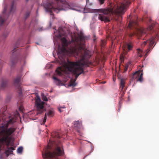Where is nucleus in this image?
<instances>
[{"mask_svg": "<svg viewBox=\"0 0 159 159\" xmlns=\"http://www.w3.org/2000/svg\"><path fill=\"white\" fill-rule=\"evenodd\" d=\"M65 34L59 32V37L62 44V48L59 47L57 53L60 59L63 60L68 53L75 54L80 57L81 58L76 61H71L68 59L65 63L64 67L66 70L75 75V78L73 80H71L70 85L74 87L76 86L75 81L78 76L84 73V66H88L85 59L90 57L89 52L84 48L83 44L87 37L80 31L77 37H71V41H68L65 37Z\"/></svg>", "mask_w": 159, "mask_h": 159, "instance_id": "1", "label": "nucleus"}, {"mask_svg": "<svg viewBox=\"0 0 159 159\" xmlns=\"http://www.w3.org/2000/svg\"><path fill=\"white\" fill-rule=\"evenodd\" d=\"M13 122L14 121L11 120L4 126L0 127V150L3 149L6 145L7 149L5 150V153L7 156L12 154L13 150H15L14 148L9 147V145H12L10 144L11 137L14 135L16 128L13 127L8 128V124Z\"/></svg>", "mask_w": 159, "mask_h": 159, "instance_id": "2", "label": "nucleus"}, {"mask_svg": "<svg viewBox=\"0 0 159 159\" xmlns=\"http://www.w3.org/2000/svg\"><path fill=\"white\" fill-rule=\"evenodd\" d=\"M130 2H126V4L120 3L114 9H100L98 10L99 12L98 18L105 22H109L111 18V15L115 14L118 15L123 14L126 10L127 6Z\"/></svg>", "mask_w": 159, "mask_h": 159, "instance_id": "3", "label": "nucleus"}, {"mask_svg": "<svg viewBox=\"0 0 159 159\" xmlns=\"http://www.w3.org/2000/svg\"><path fill=\"white\" fill-rule=\"evenodd\" d=\"M128 27L133 30V31H131L129 34V37L131 38L136 35L139 38L145 34L148 33L149 31L152 30L153 28L152 25H149L146 29L140 27L139 26L137 20L131 21L129 24Z\"/></svg>", "mask_w": 159, "mask_h": 159, "instance_id": "4", "label": "nucleus"}, {"mask_svg": "<svg viewBox=\"0 0 159 159\" xmlns=\"http://www.w3.org/2000/svg\"><path fill=\"white\" fill-rule=\"evenodd\" d=\"M62 150L59 146L53 148L49 143L42 152V155L44 159H59V156L64 154Z\"/></svg>", "mask_w": 159, "mask_h": 159, "instance_id": "5", "label": "nucleus"}, {"mask_svg": "<svg viewBox=\"0 0 159 159\" xmlns=\"http://www.w3.org/2000/svg\"><path fill=\"white\" fill-rule=\"evenodd\" d=\"M7 109V107L6 106H4L3 107L1 110L0 113V124H1L2 125L0 127H1L2 126H4L9 121L11 120H12L14 121V122L12 123H11L8 124V125L10 124H11L14 123L15 121L14 118H11V119L9 120H6V118L7 117V116L6 114L7 113L6 111Z\"/></svg>", "mask_w": 159, "mask_h": 159, "instance_id": "6", "label": "nucleus"}, {"mask_svg": "<svg viewBox=\"0 0 159 159\" xmlns=\"http://www.w3.org/2000/svg\"><path fill=\"white\" fill-rule=\"evenodd\" d=\"M155 38L154 37H152L151 38L148 40L146 41H145L142 44V47H144L148 43L149 44L148 48L146 51V53L145 56L147 57L148 54L149 52L152 50L153 47H152V46L155 42Z\"/></svg>", "mask_w": 159, "mask_h": 159, "instance_id": "7", "label": "nucleus"}, {"mask_svg": "<svg viewBox=\"0 0 159 159\" xmlns=\"http://www.w3.org/2000/svg\"><path fill=\"white\" fill-rule=\"evenodd\" d=\"M45 102H42L39 98L36 100L35 105L37 109V114L42 113L45 110L44 109V105Z\"/></svg>", "mask_w": 159, "mask_h": 159, "instance_id": "8", "label": "nucleus"}, {"mask_svg": "<svg viewBox=\"0 0 159 159\" xmlns=\"http://www.w3.org/2000/svg\"><path fill=\"white\" fill-rule=\"evenodd\" d=\"M21 76L20 75L17 76L14 81V84L15 86L17 88L19 91V94L22 93V89L20 86V81Z\"/></svg>", "mask_w": 159, "mask_h": 159, "instance_id": "9", "label": "nucleus"}, {"mask_svg": "<svg viewBox=\"0 0 159 159\" xmlns=\"http://www.w3.org/2000/svg\"><path fill=\"white\" fill-rule=\"evenodd\" d=\"M46 10L50 13L51 15H52V11H54L57 13H58L59 11L62 10V9H60L58 8H55L53 5L51 4H50L47 6L46 8Z\"/></svg>", "mask_w": 159, "mask_h": 159, "instance_id": "10", "label": "nucleus"}, {"mask_svg": "<svg viewBox=\"0 0 159 159\" xmlns=\"http://www.w3.org/2000/svg\"><path fill=\"white\" fill-rule=\"evenodd\" d=\"M141 71H138L135 72L134 73L133 75V77L134 78H138L137 81L142 82L143 80V71L142 70V72L141 73Z\"/></svg>", "mask_w": 159, "mask_h": 159, "instance_id": "11", "label": "nucleus"}, {"mask_svg": "<svg viewBox=\"0 0 159 159\" xmlns=\"http://www.w3.org/2000/svg\"><path fill=\"white\" fill-rule=\"evenodd\" d=\"M17 58L16 57H14L13 56L11 58L9 63V65L11 67L14 66L17 62Z\"/></svg>", "mask_w": 159, "mask_h": 159, "instance_id": "12", "label": "nucleus"}, {"mask_svg": "<svg viewBox=\"0 0 159 159\" xmlns=\"http://www.w3.org/2000/svg\"><path fill=\"white\" fill-rule=\"evenodd\" d=\"M133 47V46L132 43H127L125 46L124 50L126 52H128L131 50Z\"/></svg>", "mask_w": 159, "mask_h": 159, "instance_id": "13", "label": "nucleus"}, {"mask_svg": "<svg viewBox=\"0 0 159 159\" xmlns=\"http://www.w3.org/2000/svg\"><path fill=\"white\" fill-rule=\"evenodd\" d=\"M74 127L78 129H80L82 127V124L81 121H75L74 122Z\"/></svg>", "mask_w": 159, "mask_h": 159, "instance_id": "14", "label": "nucleus"}, {"mask_svg": "<svg viewBox=\"0 0 159 159\" xmlns=\"http://www.w3.org/2000/svg\"><path fill=\"white\" fill-rule=\"evenodd\" d=\"M54 112L53 109H51L48 111V112L45 113V115L50 117H52L54 116Z\"/></svg>", "mask_w": 159, "mask_h": 159, "instance_id": "15", "label": "nucleus"}, {"mask_svg": "<svg viewBox=\"0 0 159 159\" xmlns=\"http://www.w3.org/2000/svg\"><path fill=\"white\" fill-rule=\"evenodd\" d=\"M125 84V81L124 79H122L120 80V89H121V91H123Z\"/></svg>", "mask_w": 159, "mask_h": 159, "instance_id": "16", "label": "nucleus"}, {"mask_svg": "<svg viewBox=\"0 0 159 159\" xmlns=\"http://www.w3.org/2000/svg\"><path fill=\"white\" fill-rule=\"evenodd\" d=\"M7 80H3L2 81L1 84V88L2 89L5 88L7 85Z\"/></svg>", "mask_w": 159, "mask_h": 159, "instance_id": "17", "label": "nucleus"}, {"mask_svg": "<svg viewBox=\"0 0 159 159\" xmlns=\"http://www.w3.org/2000/svg\"><path fill=\"white\" fill-rule=\"evenodd\" d=\"M53 79L55 80L54 82L57 85H60V84L61 83V81L60 80L54 76L53 77Z\"/></svg>", "mask_w": 159, "mask_h": 159, "instance_id": "18", "label": "nucleus"}, {"mask_svg": "<svg viewBox=\"0 0 159 159\" xmlns=\"http://www.w3.org/2000/svg\"><path fill=\"white\" fill-rule=\"evenodd\" d=\"M58 69H59V70H58L57 69L56 70L57 74L59 75H62V71H63L62 68L61 67H59Z\"/></svg>", "mask_w": 159, "mask_h": 159, "instance_id": "19", "label": "nucleus"}, {"mask_svg": "<svg viewBox=\"0 0 159 159\" xmlns=\"http://www.w3.org/2000/svg\"><path fill=\"white\" fill-rule=\"evenodd\" d=\"M5 21L4 18L2 16H0V27L2 25Z\"/></svg>", "mask_w": 159, "mask_h": 159, "instance_id": "20", "label": "nucleus"}, {"mask_svg": "<svg viewBox=\"0 0 159 159\" xmlns=\"http://www.w3.org/2000/svg\"><path fill=\"white\" fill-rule=\"evenodd\" d=\"M8 35V33L7 32H4L2 34L1 37L2 39H5L7 38Z\"/></svg>", "mask_w": 159, "mask_h": 159, "instance_id": "21", "label": "nucleus"}, {"mask_svg": "<svg viewBox=\"0 0 159 159\" xmlns=\"http://www.w3.org/2000/svg\"><path fill=\"white\" fill-rule=\"evenodd\" d=\"M137 52H138V55L139 57H141L142 56V52L140 49H137Z\"/></svg>", "mask_w": 159, "mask_h": 159, "instance_id": "22", "label": "nucleus"}, {"mask_svg": "<svg viewBox=\"0 0 159 159\" xmlns=\"http://www.w3.org/2000/svg\"><path fill=\"white\" fill-rule=\"evenodd\" d=\"M23 149L22 147H19L17 149V152L18 153H21L23 151Z\"/></svg>", "mask_w": 159, "mask_h": 159, "instance_id": "23", "label": "nucleus"}, {"mask_svg": "<svg viewBox=\"0 0 159 159\" xmlns=\"http://www.w3.org/2000/svg\"><path fill=\"white\" fill-rule=\"evenodd\" d=\"M14 11V3H12L11 7V8L10 11V12L11 13Z\"/></svg>", "mask_w": 159, "mask_h": 159, "instance_id": "24", "label": "nucleus"}, {"mask_svg": "<svg viewBox=\"0 0 159 159\" xmlns=\"http://www.w3.org/2000/svg\"><path fill=\"white\" fill-rule=\"evenodd\" d=\"M30 14V11H28L26 13L25 15V19H26L29 16Z\"/></svg>", "mask_w": 159, "mask_h": 159, "instance_id": "25", "label": "nucleus"}, {"mask_svg": "<svg viewBox=\"0 0 159 159\" xmlns=\"http://www.w3.org/2000/svg\"><path fill=\"white\" fill-rule=\"evenodd\" d=\"M42 99L43 101H47L48 100V99L47 97L44 95H43L42 96Z\"/></svg>", "mask_w": 159, "mask_h": 159, "instance_id": "26", "label": "nucleus"}, {"mask_svg": "<svg viewBox=\"0 0 159 159\" xmlns=\"http://www.w3.org/2000/svg\"><path fill=\"white\" fill-rule=\"evenodd\" d=\"M98 1L100 5H102L104 3L105 0H98Z\"/></svg>", "mask_w": 159, "mask_h": 159, "instance_id": "27", "label": "nucleus"}, {"mask_svg": "<svg viewBox=\"0 0 159 159\" xmlns=\"http://www.w3.org/2000/svg\"><path fill=\"white\" fill-rule=\"evenodd\" d=\"M20 43V41L19 40H18L17 42L16 43V47H20V46L19 45V44Z\"/></svg>", "mask_w": 159, "mask_h": 159, "instance_id": "28", "label": "nucleus"}, {"mask_svg": "<svg viewBox=\"0 0 159 159\" xmlns=\"http://www.w3.org/2000/svg\"><path fill=\"white\" fill-rule=\"evenodd\" d=\"M65 108V107L64 106L60 107L58 108V110L60 111V112H61L62 111L61 110V108Z\"/></svg>", "mask_w": 159, "mask_h": 159, "instance_id": "29", "label": "nucleus"}, {"mask_svg": "<svg viewBox=\"0 0 159 159\" xmlns=\"http://www.w3.org/2000/svg\"><path fill=\"white\" fill-rule=\"evenodd\" d=\"M46 119H47V118H46V116L45 115V116H44V120H43V124H44L46 121Z\"/></svg>", "mask_w": 159, "mask_h": 159, "instance_id": "30", "label": "nucleus"}, {"mask_svg": "<svg viewBox=\"0 0 159 159\" xmlns=\"http://www.w3.org/2000/svg\"><path fill=\"white\" fill-rule=\"evenodd\" d=\"M128 67V66L127 65L125 66V68H124V71H126L127 70Z\"/></svg>", "mask_w": 159, "mask_h": 159, "instance_id": "31", "label": "nucleus"}, {"mask_svg": "<svg viewBox=\"0 0 159 159\" xmlns=\"http://www.w3.org/2000/svg\"><path fill=\"white\" fill-rule=\"evenodd\" d=\"M101 41H102V43L103 44V45H104L105 44V41L102 40Z\"/></svg>", "mask_w": 159, "mask_h": 159, "instance_id": "32", "label": "nucleus"}, {"mask_svg": "<svg viewBox=\"0 0 159 159\" xmlns=\"http://www.w3.org/2000/svg\"><path fill=\"white\" fill-rule=\"evenodd\" d=\"M124 58V56H123L120 55V59L122 60Z\"/></svg>", "mask_w": 159, "mask_h": 159, "instance_id": "33", "label": "nucleus"}, {"mask_svg": "<svg viewBox=\"0 0 159 159\" xmlns=\"http://www.w3.org/2000/svg\"><path fill=\"white\" fill-rule=\"evenodd\" d=\"M6 9H7L6 8H5L4 9V12H5L6 11Z\"/></svg>", "mask_w": 159, "mask_h": 159, "instance_id": "34", "label": "nucleus"}, {"mask_svg": "<svg viewBox=\"0 0 159 159\" xmlns=\"http://www.w3.org/2000/svg\"><path fill=\"white\" fill-rule=\"evenodd\" d=\"M57 137L58 138H60V136H57Z\"/></svg>", "mask_w": 159, "mask_h": 159, "instance_id": "35", "label": "nucleus"}, {"mask_svg": "<svg viewBox=\"0 0 159 159\" xmlns=\"http://www.w3.org/2000/svg\"><path fill=\"white\" fill-rule=\"evenodd\" d=\"M15 51H16V50H15V49H14V50H13V52H15Z\"/></svg>", "mask_w": 159, "mask_h": 159, "instance_id": "36", "label": "nucleus"}, {"mask_svg": "<svg viewBox=\"0 0 159 159\" xmlns=\"http://www.w3.org/2000/svg\"><path fill=\"white\" fill-rule=\"evenodd\" d=\"M123 93H124V92L123 91Z\"/></svg>", "mask_w": 159, "mask_h": 159, "instance_id": "37", "label": "nucleus"}, {"mask_svg": "<svg viewBox=\"0 0 159 159\" xmlns=\"http://www.w3.org/2000/svg\"><path fill=\"white\" fill-rule=\"evenodd\" d=\"M8 117H10V115H9V116H8Z\"/></svg>", "mask_w": 159, "mask_h": 159, "instance_id": "38", "label": "nucleus"}, {"mask_svg": "<svg viewBox=\"0 0 159 159\" xmlns=\"http://www.w3.org/2000/svg\"><path fill=\"white\" fill-rule=\"evenodd\" d=\"M27 1L28 0H26Z\"/></svg>", "mask_w": 159, "mask_h": 159, "instance_id": "39", "label": "nucleus"}]
</instances>
